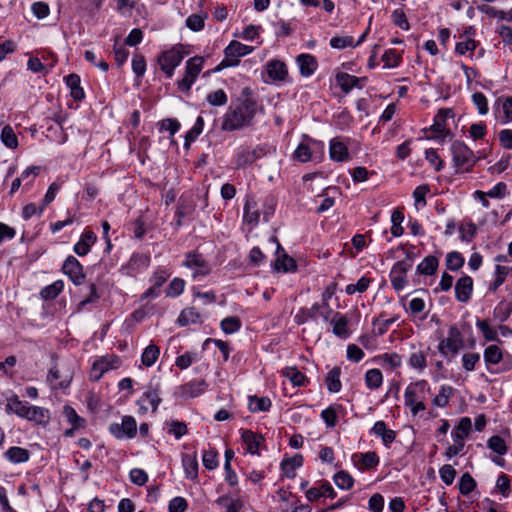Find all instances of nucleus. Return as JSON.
Segmentation results:
<instances>
[{
	"label": "nucleus",
	"instance_id": "17",
	"mask_svg": "<svg viewBox=\"0 0 512 512\" xmlns=\"http://www.w3.org/2000/svg\"><path fill=\"white\" fill-rule=\"evenodd\" d=\"M473 291V279L464 275L460 277L455 285V297L459 302L466 303L470 300Z\"/></svg>",
	"mask_w": 512,
	"mask_h": 512
},
{
	"label": "nucleus",
	"instance_id": "27",
	"mask_svg": "<svg viewBox=\"0 0 512 512\" xmlns=\"http://www.w3.org/2000/svg\"><path fill=\"white\" fill-rule=\"evenodd\" d=\"M353 460L358 464L361 470L372 469L379 464V457L377 453L373 451L354 454Z\"/></svg>",
	"mask_w": 512,
	"mask_h": 512
},
{
	"label": "nucleus",
	"instance_id": "58",
	"mask_svg": "<svg viewBox=\"0 0 512 512\" xmlns=\"http://www.w3.org/2000/svg\"><path fill=\"white\" fill-rule=\"evenodd\" d=\"M487 447L496 454L503 456L507 453L508 447L502 437L499 435H493L487 441Z\"/></svg>",
	"mask_w": 512,
	"mask_h": 512
},
{
	"label": "nucleus",
	"instance_id": "41",
	"mask_svg": "<svg viewBox=\"0 0 512 512\" xmlns=\"http://www.w3.org/2000/svg\"><path fill=\"white\" fill-rule=\"evenodd\" d=\"M216 504L223 509L222 512H240L243 507V503L240 499H231L227 495L218 497Z\"/></svg>",
	"mask_w": 512,
	"mask_h": 512
},
{
	"label": "nucleus",
	"instance_id": "36",
	"mask_svg": "<svg viewBox=\"0 0 512 512\" xmlns=\"http://www.w3.org/2000/svg\"><path fill=\"white\" fill-rule=\"evenodd\" d=\"M59 379L60 381L57 384H55L53 388L66 389L70 386L72 375L66 374L63 376L61 371L56 366H54L48 372L47 381L53 383L54 381Z\"/></svg>",
	"mask_w": 512,
	"mask_h": 512
},
{
	"label": "nucleus",
	"instance_id": "63",
	"mask_svg": "<svg viewBox=\"0 0 512 512\" xmlns=\"http://www.w3.org/2000/svg\"><path fill=\"white\" fill-rule=\"evenodd\" d=\"M63 413L67 418V421L72 424L73 428L79 429L84 427L85 420L76 413L74 408L69 405H65Z\"/></svg>",
	"mask_w": 512,
	"mask_h": 512
},
{
	"label": "nucleus",
	"instance_id": "13",
	"mask_svg": "<svg viewBox=\"0 0 512 512\" xmlns=\"http://www.w3.org/2000/svg\"><path fill=\"white\" fill-rule=\"evenodd\" d=\"M365 82L366 77L360 78L341 71H336L335 73V85L339 87L344 94L350 93L353 88L361 89Z\"/></svg>",
	"mask_w": 512,
	"mask_h": 512
},
{
	"label": "nucleus",
	"instance_id": "12",
	"mask_svg": "<svg viewBox=\"0 0 512 512\" xmlns=\"http://www.w3.org/2000/svg\"><path fill=\"white\" fill-rule=\"evenodd\" d=\"M62 272L68 276V278L72 281V283L76 286H80L85 281V273L83 271L82 264L78 261V259L72 255H69L63 265Z\"/></svg>",
	"mask_w": 512,
	"mask_h": 512
},
{
	"label": "nucleus",
	"instance_id": "29",
	"mask_svg": "<svg viewBox=\"0 0 512 512\" xmlns=\"http://www.w3.org/2000/svg\"><path fill=\"white\" fill-rule=\"evenodd\" d=\"M254 48L252 46H248L242 44L239 41L232 40L224 49V55L227 57H234L239 59L243 56L250 54Z\"/></svg>",
	"mask_w": 512,
	"mask_h": 512
},
{
	"label": "nucleus",
	"instance_id": "5",
	"mask_svg": "<svg viewBox=\"0 0 512 512\" xmlns=\"http://www.w3.org/2000/svg\"><path fill=\"white\" fill-rule=\"evenodd\" d=\"M204 57L194 56L186 61L185 76L177 81L179 91L189 93L204 65Z\"/></svg>",
	"mask_w": 512,
	"mask_h": 512
},
{
	"label": "nucleus",
	"instance_id": "15",
	"mask_svg": "<svg viewBox=\"0 0 512 512\" xmlns=\"http://www.w3.org/2000/svg\"><path fill=\"white\" fill-rule=\"evenodd\" d=\"M96 241L97 235L95 232L90 229H85L81 234L79 241L73 246V251L78 256L84 257L90 252L91 247L96 243Z\"/></svg>",
	"mask_w": 512,
	"mask_h": 512
},
{
	"label": "nucleus",
	"instance_id": "33",
	"mask_svg": "<svg viewBox=\"0 0 512 512\" xmlns=\"http://www.w3.org/2000/svg\"><path fill=\"white\" fill-rule=\"evenodd\" d=\"M4 456L9 462H11L13 464H20V463H25L29 460L30 452L25 448L13 446V447H10L4 453Z\"/></svg>",
	"mask_w": 512,
	"mask_h": 512
},
{
	"label": "nucleus",
	"instance_id": "54",
	"mask_svg": "<svg viewBox=\"0 0 512 512\" xmlns=\"http://www.w3.org/2000/svg\"><path fill=\"white\" fill-rule=\"evenodd\" d=\"M319 311V304L315 303L311 308H304L296 315L299 324L312 321L317 324V313Z\"/></svg>",
	"mask_w": 512,
	"mask_h": 512
},
{
	"label": "nucleus",
	"instance_id": "55",
	"mask_svg": "<svg viewBox=\"0 0 512 512\" xmlns=\"http://www.w3.org/2000/svg\"><path fill=\"white\" fill-rule=\"evenodd\" d=\"M476 327L481 331L483 338L486 341L500 342L497 331L489 325L487 320L478 319L476 322Z\"/></svg>",
	"mask_w": 512,
	"mask_h": 512
},
{
	"label": "nucleus",
	"instance_id": "59",
	"mask_svg": "<svg viewBox=\"0 0 512 512\" xmlns=\"http://www.w3.org/2000/svg\"><path fill=\"white\" fill-rule=\"evenodd\" d=\"M383 315L384 313H381L378 317H375L372 320L373 327H377V330L375 332L376 336H383L388 331L389 327L398 319L397 317H392L381 321Z\"/></svg>",
	"mask_w": 512,
	"mask_h": 512
},
{
	"label": "nucleus",
	"instance_id": "48",
	"mask_svg": "<svg viewBox=\"0 0 512 512\" xmlns=\"http://www.w3.org/2000/svg\"><path fill=\"white\" fill-rule=\"evenodd\" d=\"M242 327V322L237 316H229L221 320L220 328L225 334H234Z\"/></svg>",
	"mask_w": 512,
	"mask_h": 512
},
{
	"label": "nucleus",
	"instance_id": "56",
	"mask_svg": "<svg viewBox=\"0 0 512 512\" xmlns=\"http://www.w3.org/2000/svg\"><path fill=\"white\" fill-rule=\"evenodd\" d=\"M206 101L215 107L224 106L228 102V96L223 89L211 91L206 95Z\"/></svg>",
	"mask_w": 512,
	"mask_h": 512
},
{
	"label": "nucleus",
	"instance_id": "25",
	"mask_svg": "<svg viewBox=\"0 0 512 512\" xmlns=\"http://www.w3.org/2000/svg\"><path fill=\"white\" fill-rule=\"evenodd\" d=\"M450 117H453L452 109H440L434 118V123L429 128L430 131H432L436 135H444L446 131V121Z\"/></svg>",
	"mask_w": 512,
	"mask_h": 512
},
{
	"label": "nucleus",
	"instance_id": "51",
	"mask_svg": "<svg viewBox=\"0 0 512 512\" xmlns=\"http://www.w3.org/2000/svg\"><path fill=\"white\" fill-rule=\"evenodd\" d=\"M204 119L202 116H198L193 127L186 133L184 147L188 148L191 142L195 141L198 136L203 132Z\"/></svg>",
	"mask_w": 512,
	"mask_h": 512
},
{
	"label": "nucleus",
	"instance_id": "40",
	"mask_svg": "<svg viewBox=\"0 0 512 512\" xmlns=\"http://www.w3.org/2000/svg\"><path fill=\"white\" fill-rule=\"evenodd\" d=\"M244 221L257 225L260 221L261 211L257 209V203L253 200H247L244 205Z\"/></svg>",
	"mask_w": 512,
	"mask_h": 512
},
{
	"label": "nucleus",
	"instance_id": "2",
	"mask_svg": "<svg viewBox=\"0 0 512 512\" xmlns=\"http://www.w3.org/2000/svg\"><path fill=\"white\" fill-rule=\"evenodd\" d=\"M450 151L455 171L457 173L469 172L477 162V157L463 141L456 140L451 144Z\"/></svg>",
	"mask_w": 512,
	"mask_h": 512
},
{
	"label": "nucleus",
	"instance_id": "34",
	"mask_svg": "<svg viewBox=\"0 0 512 512\" xmlns=\"http://www.w3.org/2000/svg\"><path fill=\"white\" fill-rule=\"evenodd\" d=\"M271 406L272 402L269 397H258L256 395L248 397V408L252 413L267 412Z\"/></svg>",
	"mask_w": 512,
	"mask_h": 512
},
{
	"label": "nucleus",
	"instance_id": "3",
	"mask_svg": "<svg viewBox=\"0 0 512 512\" xmlns=\"http://www.w3.org/2000/svg\"><path fill=\"white\" fill-rule=\"evenodd\" d=\"M429 391L430 386L426 380H419L407 386L404 393V401L413 415L426 409L424 399Z\"/></svg>",
	"mask_w": 512,
	"mask_h": 512
},
{
	"label": "nucleus",
	"instance_id": "18",
	"mask_svg": "<svg viewBox=\"0 0 512 512\" xmlns=\"http://www.w3.org/2000/svg\"><path fill=\"white\" fill-rule=\"evenodd\" d=\"M345 414V408L341 404L335 403L322 410V420L328 428H332L337 425L339 418H343Z\"/></svg>",
	"mask_w": 512,
	"mask_h": 512
},
{
	"label": "nucleus",
	"instance_id": "22",
	"mask_svg": "<svg viewBox=\"0 0 512 512\" xmlns=\"http://www.w3.org/2000/svg\"><path fill=\"white\" fill-rule=\"evenodd\" d=\"M303 465V456L295 454L292 457H284L281 461V471L287 478H294L296 476V469Z\"/></svg>",
	"mask_w": 512,
	"mask_h": 512
},
{
	"label": "nucleus",
	"instance_id": "30",
	"mask_svg": "<svg viewBox=\"0 0 512 512\" xmlns=\"http://www.w3.org/2000/svg\"><path fill=\"white\" fill-rule=\"evenodd\" d=\"M372 433L382 439L383 444L386 447H389L391 443L395 441L396 432L394 430L388 429L387 425L384 421L375 422Z\"/></svg>",
	"mask_w": 512,
	"mask_h": 512
},
{
	"label": "nucleus",
	"instance_id": "53",
	"mask_svg": "<svg viewBox=\"0 0 512 512\" xmlns=\"http://www.w3.org/2000/svg\"><path fill=\"white\" fill-rule=\"evenodd\" d=\"M427 353L425 351H416L410 354L408 364L411 368L423 371L427 366Z\"/></svg>",
	"mask_w": 512,
	"mask_h": 512
},
{
	"label": "nucleus",
	"instance_id": "19",
	"mask_svg": "<svg viewBox=\"0 0 512 512\" xmlns=\"http://www.w3.org/2000/svg\"><path fill=\"white\" fill-rule=\"evenodd\" d=\"M206 386L205 380H192L179 386L178 391L182 398H195L205 391Z\"/></svg>",
	"mask_w": 512,
	"mask_h": 512
},
{
	"label": "nucleus",
	"instance_id": "50",
	"mask_svg": "<svg viewBox=\"0 0 512 512\" xmlns=\"http://www.w3.org/2000/svg\"><path fill=\"white\" fill-rule=\"evenodd\" d=\"M253 162V154L249 148L240 147L234 157V164L237 169L251 165Z\"/></svg>",
	"mask_w": 512,
	"mask_h": 512
},
{
	"label": "nucleus",
	"instance_id": "37",
	"mask_svg": "<svg viewBox=\"0 0 512 512\" xmlns=\"http://www.w3.org/2000/svg\"><path fill=\"white\" fill-rule=\"evenodd\" d=\"M200 322L201 315L194 307L183 309L177 319V323L181 327Z\"/></svg>",
	"mask_w": 512,
	"mask_h": 512
},
{
	"label": "nucleus",
	"instance_id": "42",
	"mask_svg": "<svg viewBox=\"0 0 512 512\" xmlns=\"http://www.w3.org/2000/svg\"><path fill=\"white\" fill-rule=\"evenodd\" d=\"M64 289V282L56 280L52 284L45 286L40 291V297L46 301L54 300Z\"/></svg>",
	"mask_w": 512,
	"mask_h": 512
},
{
	"label": "nucleus",
	"instance_id": "8",
	"mask_svg": "<svg viewBox=\"0 0 512 512\" xmlns=\"http://www.w3.org/2000/svg\"><path fill=\"white\" fill-rule=\"evenodd\" d=\"M183 266L193 269L192 277L197 279L199 276H207L211 272V266L204 256L196 251L186 253Z\"/></svg>",
	"mask_w": 512,
	"mask_h": 512
},
{
	"label": "nucleus",
	"instance_id": "43",
	"mask_svg": "<svg viewBox=\"0 0 512 512\" xmlns=\"http://www.w3.org/2000/svg\"><path fill=\"white\" fill-rule=\"evenodd\" d=\"M438 265V258L433 255H429L418 264L417 272L422 275H433L436 272Z\"/></svg>",
	"mask_w": 512,
	"mask_h": 512
},
{
	"label": "nucleus",
	"instance_id": "21",
	"mask_svg": "<svg viewBox=\"0 0 512 512\" xmlns=\"http://www.w3.org/2000/svg\"><path fill=\"white\" fill-rule=\"evenodd\" d=\"M300 74L304 77L311 76L318 68L317 59L310 54H300L296 58Z\"/></svg>",
	"mask_w": 512,
	"mask_h": 512
},
{
	"label": "nucleus",
	"instance_id": "20",
	"mask_svg": "<svg viewBox=\"0 0 512 512\" xmlns=\"http://www.w3.org/2000/svg\"><path fill=\"white\" fill-rule=\"evenodd\" d=\"M341 374L342 370L340 366H334L326 374L324 378V383L329 393L335 394L341 391Z\"/></svg>",
	"mask_w": 512,
	"mask_h": 512
},
{
	"label": "nucleus",
	"instance_id": "4",
	"mask_svg": "<svg viewBox=\"0 0 512 512\" xmlns=\"http://www.w3.org/2000/svg\"><path fill=\"white\" fill-rule=\"evenodd\" d=\"M183 45L178 44L172 48L163 51L157 58V63L160 69L165 73L168 79L172 78L174 70L180 65L184 59L185 52Z\"/></svg>",
	"mask_w": 512,
	"mask_h": 512
},
{
	"label": "nucleus",
	"instance_id": "1",
	"mask_svg": "<svg viewBox=\"0 0 512 512\" xmlns=\"http://www.w3.org/2000/svg\"><path fill=\"white\" fill-rule=\"evenodd\" d=\"M251 90L244 88L242 95L246 96L238 105L229 106L222 116L221 130L233 132L241 130L252 125L258 111V103L255 99L249 97Z\"/></svg>",
	"mask_w": 512,
	"mask_h": 512
},
{
	"label": "nucleus",
	"instance_id": "64",
	"mask_svg": "<svg viewBox=\"0 0 512 512\" xmlns=\"http://www.w3.org/2000/svg\"><path fill=\"white\" fill-rule=\"evenodd\" d=\"M334 482L340 489L349 490L353 487L354 480L352 476L345 472L339 471L333 477Z\"/></svg>",
	"mask_w": 512,
	"mask_h": 512
},
{
	"label": "nucleus",
	"instance_id": "60",
	"mask_svg": "<svg viewBox=\"0 0 512 512\" xmlns=\"http://www.w3.org/2000/svg\"><path fill=\"white\" fill-rule=\"evenodd\" d=\"M479 9L490 18L512 21V10L506 12L503 10H497L496 8L487 5L480 6Z\"/></svg>",
	"mask_w": 512,
	"mask_h": 512
},
{
	"label": "nucleus",
	"instance_id": "35",
	"mask_svg": "<svg viewBox=\"0 0 512 512\" xmlns=\"http://www.w3.org/2000/svg\"><path fill=\"white\" fill-rule=\"evenodd\" d=\"M472 428V421L469 417L460 419L458 425L452 431V438L454 442H464V439L469 435Z\"/></svg>",
	"mask_w": 512,
	"mask_h": 512
},
{
	"label": "nucleus",
	"instance_id": "26",
	"mask_svg": "<svg viewBox=\"0 0 512 512\" xmlns=\"http://www.w3.org/2000/svg\"><path fill=\"white\" fill-rule=\"evenodd\" d=\"M241 439L247 446V452L253 455L258 454L260 444L264 441L261 435L248 429L241 431Z\"/></svg>",
	"mask_w": 512,
	"mask_h": 512
},
{
	"label": "nucleus",
	"instance_id": "16",
	"mask_svg": "<svg viewBox=\"0 0 512 512\" xmlns=\"http://www.w3.org/2000/svg\"><path fill=\"white\" fill-rule=\"evenodd\" d=\"M159 394L160 391L158 386H149L148 390L144 392L142 397L137 402L140 406V410L142 411V413H145L148 410L147 404L151 406L153 412L157 410L159 404L161 403V398Z\"/></svg>",
	"mask_w": 512,
	"mask_h": 512
},
{
	"label": "nucleus",
	"instance_id": "11",
	"mask_svg": "<svg viewBox=\"0 0 512 512\" xmlns=\"http://www.w3.org/2000/svg\"><path fill=\"white\" fill-rule=\"evenodd\" d=\"M270 240L276 244V259L274 261V270L284 273L296 271V261L286 253L278 239L273 236L270 238Z\"/></svg>",
	"mask_w": 512,
	"mask_h": 512
},
{
	"label": "nucleus",
	"instance_id": "49",
	"mask_svg": "<svg viewBox=\"0 0 512 512\" xmlns=\"http://www.w3.org/2000/svg\"><path fill=\"white\" fill-rule=\"evenodd\" d=\"M0 138L2 143L10 149H16L19 145L18 137L10 125L2 128Z\"/></svg>",
	"mask_w": 512,
	"mask_h": 512
},
{
	"label": "nucleus",
	"instance_id": "47",
	"mask_svg": "<svg viewBox=\"0 0 512 512\" xmlns=\"http://www.w3.org/2000/svg\"><path fill=\"white\" fill-rule=\"evenodd\" d=\"M207 13H194L187 17L186 26L193 32H199L204 29Z\"/></svg>",
	"mask_w": 512,
	"mask_h": 512
},
{
	"label": "nucleus",
	"instance_id": "44",
	"mask_svg": "<svg viewBox=\"0 0 512 512\" xmlns=\"http://www.w3.org/2000/svg\"><path fill=\"white\" fill-rule=\"evenodd\" d=\"M377 360L383 367L389 369H396L402 365V357L396 352L381 354Z\"/></svg>",
	"mask_w": 512,
	"mask_h": 512
},
{
	"label": "nucleus",
	"instance_id": "61",
	"mask_svg": "<svg viewBox=\"0 0 512 512\" xmlns=\"http://www.w3.org/2000/svg\"><path fill=\"white\" fill-rule=\"evenodd\" d=\"M184 288L185 281L182 278L175 277L165 290L166 296L171 298L178 297L183 293Z\"/></svg>",
	"mask_w": 512,
	"mask_h": 512
},
{
	"label": "nucleus",
	"instance_id": "23",
	"mask_svg": "<svg viewBox=\"0 0 512 512\" xmlns=\"http://www.w3.org/2000/svg\"><path fill=\"white\" fill-rule=\"evenodd\" d=\"M182 466L187 479L196 480L198 478L199 464L196 452L193 454H182Z\"/></svg>",
	"mask_w": 512,
	"mask_h": 512
},
{
	"label": "nucleus",
	"instance_id": "7",
	"mask_svg": "<svg viewBox=\"0 0 512 512\" xmlns=\"http://www.w3.org/2000/svg\"><path fill=\"white\" fill-rule=\"evenodd\" d=\"M463 344L464 341L460 330L455 325H452L449 327L448 336L440 340L438 351L443 356H447L448 353L454 356L458 354Z\"/></svg>",
	"mask_w": 512,
	"mask_h": 512
},
{
	"label": "nucleus",
	"instance_id": "32",
	"mask_svg": "<svg viewBox=\"0 0 512 512\" xmlns=\"http://www.w3.org/2000/svg\"><path fill=\"white\" fill-rule=\"evenodd\" d=\"M66 85L70 88V95L75 101H81L85 98L83 88L80 86V76L77 74H69L65 77Z\"/></svg>",
	"mask_w": 512,
	"mask_h": 512
},
{
	"label": "nucleus",
	"instance_id": "46",
	"mask_svg": "<svg viewBox=\"0 0 512 512\" xmlns=\"http://www.w3.org/2000/svg\"><path fill=\"white\" fill-rule=\"evenodd\" d=\"M455 389L448 385H442L439 393L433 399V404L437 407H447L450 398L454 395Z\"/></svg>",
	"mask_w": 512,
	"mask_h": 512
},
{
	"label": "nucleus",
	"instance_id": "6",
	"mask_svg": "<svg viewBox=\"0 0 512 512\" xmlns=\"http://www.w3.org/2000/svg\"><path fill=\"white\" fill-rule=\"evenodd\" d=\"M324 320L329 325V330H331L337 338L347 340L351 336L352 331L347 315L328 310L324 315Z\"/></svg>",
	"mask_w": 512,
	"mask_h": 512
},
{
	"label": "nucleus",
	"instance_id": "52",
	"mask_svg": "<svg viewBox=\"0 0 512 512\" xmlns=\"http://www.w3.org/2000/svg\"><path fill=\"white\" fill-rule=\"evenodd\" d=\"M383 383V375L379 369H369L365 373V384L369 389H378Z\"/></svg>",
	"mask_w": 512,
	"mask_h": 512
},
{
	"label": "nucleus",
	"instance_id": "28",
	"mask_svg": "<svg viewBox=\"0 0 512 512\" xmlns=\"http://www.w3.org/2000/svg\"><path fill=\"white\" fill-rule=\"evenodd\" d=\"M27 416L24 419L46 426L50 420L49 410L39 406H28Z\"/></svg>",
	"mask_w": 512,
	"mask_h": 512
},
{
	"label": "nucleus",
	"instance_id": "31",
	"mask_svg": "<svg viewBox=\"0 0 512 512\" xmlns=\"http://www.w3.org/2000/svg\"><path fill=\"white\" fill-rule=\"evenodd\" d=\"M267 74L273 80L283 81L288 75L287 66L280 60H271L267 63Z\"/></svg>",
	"mask_w": 512,
	"mask_h": 512
},
{
	"label": "nucleus",
	"instance_id": "10",
	"mask_svg": "<svg viewBox=\"0 0 512 512\" xmlns=\"http://www.w3.org/2000/svg\"><path fill=\"white\" fill-rule=\"evenodd\" d=\"M350 138L334 137L329 143V157L335 162H348L351 159L348 144Z\"/></svg>",
	"mask_w": 512,
	"mask_h": 512
},
{
	"label": "nucleus",
	"instance_id": "57",
	"mask_svg": "<svg viewBox=\"0 0 512 512\" xmlns=\"http://www.w3.org/2000/svg\"><path fill=\"white\" fill-rule=\"evenodd\" d=\"M170 276L171 272L167 268L157 267L150 278V282H152V286L160 289Z\"/></svg>",
	"mask_w": 512,
	"mask_h": 512
},
{
	"label": "nucleus",
	"instance_id": "24",
	"mask_svg": "<svg viewBox=\"0 0 512 512\" xmlns=\"http://www.w3.org/2000/svg\"><path fill=\"white\" fill-rule=\"evenodd\" d=\"M6 400L7 404L5 410L7 413H14L23 419L27 416V408L29 405L27 402L21 401L18 395L11 394L9 397H6Z\"/></svg>",
	"mask_w": 512,
	"mask_h": 512
},
{
	"label": "nucleus",
	"instance_id": "62",
	"mask_svg": "<svg viewBox=\"0 0 512 512\" xmlns=\"http://www.w3.org/2000/svg\"><path fill=\"white\" fill-rule=\"evenodd\" d=\"M202 463L207 470L216 469L219 465L217 450L214 448L205 450L202 455Z\"/></svg>",
	"mask_w": 512,
	"mask_h": 512
},
{
	"label": "nucleus",
	"instance_id": "38",
	"mask_svg": "<svg viewBox=\"0 0 512 512\" xmlns=\"http://www.w3.org/2000/svg\"><path fill=\"white\" fill-rule=\"evenodd\" d=\"M109 370H111V365L108 364L107 358H99L95 360L91 366L89 379L97 382L101 379L103 374Z\"/></svg>",
	"mask_w": 512,
	"mask_h": 512
},
{
	"label": "nucleus",
	"instance_id": "39",
	"mask_svg": "<svg viewBox=\"0 0 512 512\" xmlns=\"http://www.w3.org/2000/svg\"><path fill=\"white\" fill-rule=\"evenodd\" d=\"M483 357L489 370L490 365H497L503 360V352L499 346L492 344L485 348Z\"/></svg>",
	"mask_w": 512,
	"mask_h": 512
},
{
	"label": "nucleus",
	"instance_id": "14",
	"mask_svg": "<svg viewBox=\"0 0 512 512\" xmlns=\"http://www.w3.org/2000/svg\"><path fill=\"white\" fill-rule=\"evenodd\" d=\"M150 255L146 253H133L128 262L122 266L128 276H135L137 273L147 269L150 265Z\"/></svg>",
	"mask_w": 512,
	"mask_h": 512
},
{
	"label": "nucleus",
	"instance_id": "9",
	"mask_svg": "<svg viewBox=\"0 0 512 512\" xmlns=\"http://www.w3.org/2000/svg\"><path fill=\"white\" fill-rule=\"evenodd\" d=\"M109 432L116 439H132L137 434V423L134 417L126 415L122 417L121 423H111Z\"/></svg>",
	"mask_w": 512,
	"mask_h": 512
},
{
	"label": "nucleus",
	"instance_id": "45",
	"mask_svg": "<svg viewBox=\"0 0 512 512\" xmlns=\"http://www.w3.org/2000/svg\"><path fill=\"white\" fill-rule=\"evenodd\" d=\"M159 355L160 348L157 345L150 344L144 349L141 355V362L144 366L151 367L156 363Z\"/></svg>",
	"mask_w": 512,
	"mask_h": 512
}]
</instances>
